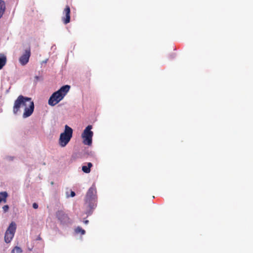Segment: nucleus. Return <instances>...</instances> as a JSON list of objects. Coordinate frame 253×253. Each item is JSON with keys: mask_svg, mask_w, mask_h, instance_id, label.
<instances>
[{"mask_svg": "<svg viewBox=\"0 0 253 253\" xmlns=\"http://www.w3.org/2000/svg\"><path fill=\"white\" fill-rule=\"evenodd\" d=\"M75 193L74 192V191H71V195H70V196L72 197H73L75 196Z\"/></svg>", "mask_w": 253, "mask_h": 253, "instance_id": "18", "label": "nucleus"}, {"mask_svg": "<svg viewBox=\"0 0 253 253\" xmlns=\"http://www.w3.org/2000/svg\"><path fill=\"white\" fill-rule=\"evenodd\" d=\"M22 252V249L17 246L14 247V248L11 251V253H21Z\"/></svg>", "mask_w": 253, "mask_h": 253, "instance_id": "15", "label": "nucleus"}, {"mask_svg": "<svg viewBox=\"0 0 253 253\" xmlns=\"http://www.w3.org/2000/svg\"><path fill=\"white\" fill-rule=\"evenodd\" d=\"M31 56V47L28 46L24 49L22 55L19 57V61L20 63L24 66L26 65L29 62V58Z\"/></svg>", "mask_w": 253, "mask_h": 253, "instance_id": "7", "label": "nucleus"}, {"mask_svg": "<svg viewBox=\"0 0 253 253\" xmlns=\"http://www.w3.org/2000/svg\"><path fill=\"white\" fill-rule=\"evenodd\" d=\"M35 79H36L37 81H38L39 80V77L38 76H36Z\"/></svg>", "mask_w": 253, "mask_h": 253, "instance_id": "20", "label": "nucleus"}, {"mask_svg": "<svg viewBox=\"0 0 253 253\" xmlns=\"http://www.w3.org/2000/svg\"><path fill=\"white\" fill-rule=\"evenodd\" d=\"M3 211L4 212H7L9 210V206L8 205H4L2 207Z\"/></svg>", "mask_w": 253, "mask_h": 253, "instance_id": "16", "label": "nucleus"}, {"mask_svg": "<svg viewBox=\"0 0 253 253\" xmlns=\"http://www.w3.org/2000/svg\"><path fill=\"white\" fill-rule=\"evenodd\" d=\"M96 188L95 185H92L88 190L85 199V206L89 212L96 207Z\"/></svg>", "mask_w": 253, "mask_h": 253, "instance_id": "2", "label": "nucleus"}, {"mask_svg": "<svg viewBox=\"0 0 253 253\" xmlns=\"http://www.w3.org/2000/svg\"><path fill=\"white\" fill-rule=\"evenodd\" d=\"M33 207L34 209H37L38 208V205L36 203H34L33 204Z\"/></svg>", "mask_w": 253, "mask_h": 253, "instance_id": "17", "label": "nucleus"}, {"mask_svg": "<svg viewBox=\"0 0 253 253\" xmlns=\"http://www.w3.org/2000/svg\"><path fill=\"white\" fill-rule=\"evenodd\" d=\"M75 231L77 234H81V235H84L85 233V231L84 229H82L81 227L78 226L75 229Z\"/></svg>", "mask_w": 253, "mask_h": 253, "instance_id": "14", "label": "nucleus"}, {"mask_svg": "<svg viewBox=\"0 0 253 253\" xmlns=\"http://www.w3.org/2000/svg\"><path fill=\"white\" fill-rule=\"evenodd\" d=\"M70 7L67 5L63 11V14L64 16L62 17V21L64 24H67L70 22Z\"/></svg>", "mask_w": 253, "mask_h": 253, "instance_id": "8", "label": "nucleus"}, {"mask_svg": "<svg viewBox=\"0 0 253 253\" xmlns=\"http://www.w3.org/2000/svg\"><path fill=\"white\" fill-rule=\"evenodd\" d=\"M21 107H24V112L23 114L24 118L30 116L34 110V103L30 97L19 95L15 100L13 107V112L17 114Z\"/></svg>", "mask_w": 253, "mask_h": 253, "instance_id": "1", "label": "nucleus"}, {"mask_svg": "<svg viewBox=\"0 0 253 253\" xmlns=\"http://www.w3.org/2000/svg\"><path fill=\"white\" fill-rule=\"evenodd\" d=\"M56 217L62 223H65L67 222L69 218L67 214L62 210L58 211L56 213Z\"/></svg>", "mask_w": 253, "mask_h": 253, "instance_id": "9", "label": "nucleus"}, {"mask_svg": "<svg viewBox=\"0 0 253 253\" xmlns=\"http://www.w3.org/2000/svg\"><path fill=\"white\" fill-rule=\"evenodd\" d=\"M8 197V194L6 192H0V203L1 202H6V198Z\"/></svg>", "mask_w": 253, "mask_h": 253, "instance_id": "10", "label": "nucleus"}, {"mask_svg": "<svg viewBox=\"0 0 253 253\" xmlns=\"http://www.w3.org/2000/svg\"><path fill=\"white\" fill-rule=\"evenodd\" d=\"M6 62V56L4 55L0 56V69H1L5 65Z\"/></svg>", "mask_w": 253, "mask_h": 253, "instance_id": "12", "label": "nucleus"}, {"mask_svg": "<svg viewBox=\"0 0 253 253\" xmlns=\"http://www.w3.org/2000/svg\"><path fill=\"white\" fill-rule=\"evenodd\" d=\"M92 128V126L88 125L82 134L83 142L84 145L90 146L92 144V138L93 135V132L91 130Z\"/></svg>", "mask_w": 253, "mask_h": 253, "instance_id": "5", "label": "nucleus"}, {"mask_svg": "<svg viewBox=\"0 0 253 253\" xmlns=\"http://www.w3.org/2000/svg\"><path fill=\"white\" fill-rule=\"evenodd\" d=\"M92 166V164L91 163H88L87 166H83L82 167V170L86 173L90 172V168Z\"/></svg>", "mask_w": 253, "mask_h": 253, "instance_id": "11", "label": "nucleus"}, {"mask_svg": "<svg viewBox=\"0 0 253 253\" xmlns=\"http://www.w3.org/2000/svg\"><path fill=\"white\" fill-rule=\"evenodd\" d=\"M70 86L65 85L62 86L59 90L54 92L50 97L48 103L51 106H54L62 100L69 91Z\"/></svg>", "mask_w": 253, "mask_h": 253, "instance_id": "3", "label": "nucleus"}, {"mask_svg": "<svg viewBox=\"0 0 253 253\" xmlns=\"http://www.w3.org/2000/svg\"><path fill=\"white\" fill-rule=\"evenodd\" d=\"M88 222L89 221H88V220H85L84 221V223L85 224H88Z\"/></svg>", "mask_w": 253, "mask_h": 253, "instance_id": "19", "label": "nucleus"}, {"mask_svg": "<svg viewBox=\"0 0 253 253\" xmlns=\"http://www.w3.org/2000/svg\"><path fill=\"white\" fill-rule=\"evenodd\" d=\"M73 129L68 126L66 125L64 132L60 135L59 144L61 147H65L69 143L72 137Z\"/></svg>", "mask_w": 253, "mask_h": 253, "instance_id": "4", "label": "nucleus"}, {"mask_svg": "<svg viewBox=\"0 0 253 253\" xmlns=\"http://www.w3.org/2000/svg\"><path fill=\"white\" fill-rule=\"evenodd\" d=\"M5 11V3L3 1L0 0V18L2 17Z\"/></svg>", "mask_w": 253, "mask_h": 253, "instance_id": "13", "label": "nucleus"}, {"mask_svg": "<svg viewBox=\"0 0 253 253\" xmlns=\"http://www.w3.org/2000/svg\"><path fill=\"white\" fill-rule=\"evenodd\" d=\"M16 229V225L14 222H12L7 229L4 235V241L9 243L13 239Z\"/></svg>", "mask_w": 253, "mask_h": 253, "instance_id": "6", "label": "nucleus"}]
</instances>
